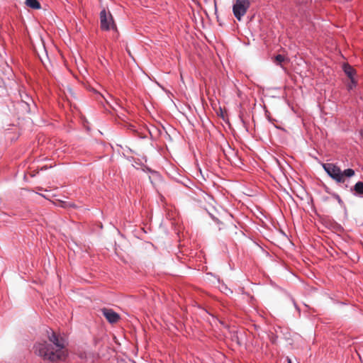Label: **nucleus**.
I'll return each instance as SVG.
<instances>
[{"label":"nucleus","mask_w":363,"mask_h":363,"mask_svg":"<svg viewBox=\"0 0 363 363\" xmlns=\"http://www.w3.org/2000/svg\"><path fill=\"white\" fill-rule=\"evenodd\" d=\"M48 342H39L34 345V352L44 360L52 362L64 361L68 355L67 343L64 338L52 332Z\"/></svg>","instance_id":"nucleus-1"},{"label":"nucleus","mask_w":363,"mask_h":363,"mask_svg":"<svg viewBox=\"0 0 363 363\" xmlns=\"http://www.w3.org/2000/svg\"><path fill=\"white\" fill-rule=\"evenodd\" d=\"M323 168L337 183H344L347 177H352L355 174L352 169H347L342 171L340 168L333 163H323Z\"/></svg>","instance_id":"nucleus-2"},{"label":"nucleus","mask_w":363,"mask_h":363,"mask_svg":"<svg viewBox=\"0 0 363 363\" xmlns=\"http://www.w3.org/2000/svg\"><path fill=\"white\" fill-rule=\"evenodd\" d=\"M250 6V0H236L233 6V12L235 17L240 21L242 17L245 15Z\"/></svg>","instance_id":"nucleus-3"},{"label":"nucleus","mask_w":363,"mask_h":363,"mask_svg":"<svg viewBox=\"0 0 363 363\" xmlns=\"http://www.w3.org/2000/svg\"><path fill=\"white\" fill-rule=\"evenodd\" d=\"M100 24L101 28L104 30L116 28L111 13L104 9L100 12Z\"/></svg>","instance_id":"nucleus-4"},{"label":"nucleus","mask_w":363,"mask_h":363,"mask_svg":"<svg viewBox=\"0 0 363 363\" xmlns=\"http://www.w3.org/2000/svg\"><path fill=\"white\" fill-rule=\"evenodd\" d=\"M102 314L107 319V320L111 323H117L119 319V315L110 308H103L101 310Z\"/></svg>","instance_id":"nucleus-5"},{"label":"nucleus","mask_w":363,"mask_h":363,"mask_svg":"<svg viewBox=\"0 0 363 363\" xmlns=\"http://www.w3.org/2000/svg\"><path fill=\"white\" fill-rule=\"evenodd\" d=\"M344 72L347 75V77L351 80V85H350V89H352L353 86H355V81L354 79V75L355 74V70L352 67L349 65H345L343 67Z\"/></svg>","instance_id":"nucleus-6"},{"label":"nucleus","mask_w":363,"mask_h":363,"mask_svg":"<svg viewBox=\"0 0 363 363\" xmlns=\"http://www.w3.org/2000/svg\"><path fill=\"white\" fill-rule=\"evenodd\" d=\"M26 4L33 9H40V4L38 0H26Z\"/></svg>","instance_id":"nucleus-7"},{"label":"nucleus","mask_w":363,"mask_h":363,"mask_svg":"<svg viewBox=\"0 0 363 363\" xmlns=\"http://www.w3.org/2000/svg\"><path fill=\"white\" fill-rule=\"evenodd\" d=\"M354 190L358 194H361V195L363 194V182H357L354 186Z\"/></svg>","instance_id":"nucleus-8"},{"label":"nucleus","mask_w":363,"mask_h":363,"mask_svg":"<svg viewBox=\"0 0 363 363\" xmlns=\"http://www.w3.org/2000/svg\"><path fill=\"white\" fill-rule=\"evenodd\" d=\"M284 60H285V57H284V56H283L281 55H277L274 57V62L277 63V65H281V62H283Z\"/></svg>","instance_id":"nucleus-9"},{"label":"nucleus","mask_w":363,"mask_h":363,"mask_svg":"<svg viewBox=\"0 0 363 363\" xmlns=\"http://www.w3.org/2000/svg\"><path fill=\"white\" fill-rule=\"evenodd\" d=\"M360 135L363 140V128L360 130Z\"/></svg>","instance_id":"nucleus-10"},{"label":"nucleus","mask_w":363,"mask_h":363,"mask_svg":"<svg viewBox=\"0 0 363 363\" xmlns=\"http://www.w3.org/2000/svg\"><path fill=\"white\" fill-rule=\"evenodd\" d=\"M129 127H130V129H131L132 130H133V131L135 130L134 128H133L134 126L133 125H130Z\"/></svg>","instance_id":"nucleus-11"},{"label":"nucleus","mask_w":363,"mask_h":363,"mask_svg":"<svg viewBox=\"0 0 363 363\" xmlns=\"http://www.w3.org/2000/svg\"><path fill=\"white\" fill-rule=\"evenodd\" d=\"M288 362L291 363V360L290 359H288Z\"/></svg>","instance_id":"nucleus-12"}]
</instances>
